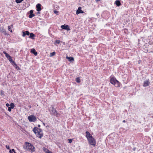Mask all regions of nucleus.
Listing matches in <instances>:
<instances>
[{"mask_svg": "<svg viewBox=\"0 0 153 153\" xmlns=\"http://www.w3.org/2000/svg\"><path fill=\"white\" fill-rule=\"evenodd\" d=\"M26 148L29 151H31L32 152H34L35 151V147L30 143L25 142Z\"/></svg>", "mask_w": 153, "mask_h": 153, "instance_id": "obj_3", "label": "nucleus"}, {"mask_svg": "<svg viewBox=\"0 0 153 153\" xmlns=\"http://www.w3.org/2000/svg\"><path fill=\"white\" fill-rule=\"evenodd\" d=\"M84 13V11L82 10L81 7H79L76 10V14L78 15L80 13Z\"/></svg>", "mask_w": 153, "mask_h": 153, "instance_id": "obj_10", "label": "nucleus"}, {"mask_svg": "<svg viewBox=\"0 0 153 153\" xmlns=\"http://www.w3.org/2000/svg\"><path fill=\"white\" fill-rule=\"evenodd\" d=\"M110 82L115 86V85H116V82H117V80L114 77H112L110 78Z\"/></svg>", "mask_w": 153, "mask_h": 153, "instance_id": "obj_5", "label": "nucleus"}, {"mask_svg": "<svg viewBox=\"0 0 153 153\" xmlns=\"http://www.w3.org/2000/svg\"><path fill=\"white\" fill-rule=\"evenodd\" d=\"M23 0H16V2L17 3H20Z\"/></svg>", "mask_w": 153, "mask_h": 153, "instance_id": "obj_29", "label": "nucleus"}, {"mask_svg": "<svg viewBox=\"0 0 153 153\" xmlns=\"http://www.w3.org/2000/svg\"><path fill=\"white\" fill-rule=\"evenodd\" d=\"M52 153H53V152Z\"/></svg>", "mask_w": 153, "mask_h": 153, "instance_id": "obj_51", "label": "nucleus"}, {"mask_svg": "<svg viewBox=\"0 0 153 153\" xmlns=\"http://www.w3.org/2000/svg\"><path fill=\"white\" fill-rule=\"evenodd\" d=\"M87 139L89 142L90 141H91L92 140H93L94 138L92 136H91V137H89V138Z\"/></svg>", "mask_w": 153, "mask_h": 153, "instance_id": "obj_28", "label": "nucleus"}, {"mask_svg": "<svg viewBox=\"0 0 153 153\" xmlns=\"http://www.w3.org/2000/svg\"><path fill=\"white\" fill-rule=\"evenodd\" d=\"M40 11L39 12L38 11L37 14H40Z\"/></svg>", "mask_w": 153, "mask_h": 153, "instance_id": "obj_44", "label": "nucleus"}, {"mask_svg": "<svg viewBox=\"0 0 153 153\" xmlns=\"http://www.w3.org/2000/svg\"><path fill=\"white\" fill-rule=\"evenodd\" d=\"M30 52L31 53L33 54L35 56H37V52L36 51L34 48L32 49L31 50Z\"/></svg>", "mask_w": 153, "mask_h": 153, "instance_id": "obj_15", "label": "nucleus"}, {"mask_svg": "<svg viewBox=\"0 0 153 153\" xmlns=\"http://www.w3.org/2000/svg\"><path fill=\"white\" fill-rule=\"evenodd\" d=\"M12 108H11L10 107H8V110L10 112L11 111V109Z\"/></svg>", "mask_w": 153, "mask_h": 153, "instance_id": "obj_35", "label": "nucleus"}, {"mask_svg": "<svg viewBox=\"0 0 153 153\" xmlns=\"http://www.w3.org/2000/svg\"><path fill=\"white\" fill-rule=\"evenodd\" d=\"M43 124L44 125V124H45V123H43Z\"/></svg>", "mask_w": 153, "mask_h": 153, "instance_id": "obj_48", "label": "nucleus"}, {"mask_svg": "<svg viewBox=\"0 0 153 153\" xmlns=\"http://www.w3.org/2000/svg\"><path fill=\"white\" fill-rule=\"evenodd\" d=\"M123 123H125V122H126V120H123Z\"/></svg>", "mask_w": 153, "mask_h": 153, "instance_id": "obj_42", "label": "nucleus"}, {"mask_svg": "<svg viewBox=\"0 0 153 153\" xmlns=\"http://www.w3.org/2000/svg\"><path fill=\"white\" fill-rule=\"evenodd\" d=\"M47 126H48H48H46V127H47Z\"/></svg>", "mask_w": 153, "mask_h": 153, "instance_id": "obj_49", "label": "nucleus"}, {"mask_svg": "<svg viewBox=\"0 0 153 153\" xmlns=\"http://www.w3.org/2000/svg\"><path fill=\"white\" fill-rule=\"evenodd\" d=\"M11 26H12V27H13V25H11Z\"/></svg>", "mask_w": 153, "mask_h": 153, "instance_id": "obj_50", "label": "nucleus"}, {"mask_svg": "<svg viewBox=\"0 0 153 153\" xmlns=\"http://www.w3.org/2000/svg\"><path fill=\"white\" fill-rule=\"evenodd\" d=\"M101 0H95L96 3H97L98 1H100Z\"/></svg>", "mask_w": 153, "mask_h": 153, "instance_id": "obj_41", "label": "nucleus"}, {"mask_svg": "<svg viewBox=\"0 0 153 153\" xmlns=\"http://www.w3.org/2000/svg\"><path fill=\"white\" fill-rule=\"evenodd\" d=\"M149 84L150 82L149 81V80L148 79V80L144 81L143 86L144 87H147L149 86Z\"/></svg>", "mask_w": 153, "mask_h": 153, "instance_id": "obj_9", "label": "nucleus"}, {"mask_svg": "<svg viewBox=\"0 0 153 153\" xmlns=\"http://www.w3.org/2000/svg\"><path fill=\"white\" fill-rule=\"evenodd\" d=\"M22 33V36L23 37L25 36L26 35L29 36L30 34V32L28 31H23Z\"/></svg>", "mask_w": 153, "mask_h": 153, "instance_id": "obj_13", "label": "nucleus"}, {"mask_svg": "<svg viewBox=\"0 0 153 153\" xmlns=\"http://www.w3.org/2000/svg\"><path fill=\"white\" fill-rule=\"evenodd\" d=\"M54 13L55 14H57L58 13V11L55 10L54 11Z\"/></svg>", "mask_w": 153, "mask_h": 153, "instance_id": "obj_37", "label": "nucleus"}, {"mask_svg": "<svg viewBox=\"0 0 153 153\" xmlns=\"http://www.w3.org/2000/svg\"><path fill=\"white\" fill-rule=\"evenodd\" d=\"M8 30L10 31V32L11 33L12 32V29H11V27H10V26H8Z\"/></svg>", "mask_w": 153, "mask_h": 153, "instance_id": "obj_30", "label": "nucleus"}, {"mask_svg": "<svg viewBox=\"0 0 153 153\" xmlns=\"http://www.w3.org/2000/svg\"><path fill=\"white\" fill-rule=\"evenodd\" d=\"M72 139H68V143H71L72 142Z\"/></svg>", "mask_w": 153, "mask_h": 153, "instance_id": "obj_34", "label": "nucleus"}, {"mask_svg": "<svg viewBox=\"0 0 153 153\" xmlns=\"http://www.w3.org/2000/svg\"><path fill=\"white\" fill-rule=\"evenodd\" d=\"M135 149H136V148H134L133 149V150H134H134H135Z\"/></svg>", "mask_w": 153, "mask_h": 153, "instance_id": "obj_45", "label": "nucleus"}, {"mask_svg": "<svg viewBox=\"0 0 153 153\" xmlns=\"http://www.w3.org/2000/svg\"><path fill=\"white\" fill-rule=\"evenodd\" d=\"M0 31L2 33H3L5 35H8L9 34H7L6 32V31L4 29V28H1L0 27Z\"/></svg>", "mask_w": 153, "mask_h": 153, "instance_id": "obj_11", "label": "nucleus"}, {"mask_svg": "<svg viewBox=\"0 0 153 153\" xmlns=\"http://www.w3.org/2000/svg\"><path fill=\"white\" fill-rule=\"evenodd\" d=\"M116 85H115V86L117 88H119L122 86L121 83L117 80V82H116Z\"/></svg>", "mask_w": 153, "mask_h": 153, "instance_id": "obj_20", "label": "nucleus"}, {"mask_svg": "<svg viewBox=\"0 0 153 153\" xmlns=\"http://www.w3.org/2000/svg\"><path fill=\"white\" fill-rule=\"evenodd\" d=\"M38 127H40V125H38Z\"/></svg>", "mask_w": 153, "mask_h": 153, "instance_id": "obj_43", "label": "nucleus"}, {"mask_svg": "<svg viewBox=\"0 0 153 153\" xmlns=\"http://www.w3.org/2000/svg\"><path fill=\"white\" fill-rule=\"evenodd\" d=\"M51 107L49 108L48 110L50 112V114L52 116H55L56 117H59L60 114L58 113L56 109L54 108L53 105H51Z\"/></svg>", "mask_w": 153, "mask_h": 153, "instance_id": "obj_1", "label": "nucleus"}, {"mask_svg": "<svg viewBox=\"0 0 153 153\" xmlns=\"http://www.w3.org/2000/svg\"><path fill=\"white\" fill-rule=\"evenodd\" d=\"M8 60H9V61L11 62V61H12L13 60V59L12 58V57L11 56H10V57H9V58H8Z\"/></svg>", "mask_w": 153, "mask_h": 153, "instance_id": "obj_33", "label": "nucleus"}, {"mask_svg": "<svg viewBox=\"0 0 153 153\" xmlns=\"http://www.w3.org/2000/svg\"><path fill=\"white\" fill-rule=\"evenodd\" d=\"M89 143L91 145L95 146L96 145V142L94 138L93 140H92L91 141H90Z\"/></svg>", "mask_w": 153, "mask_h": 153, "instance_id": "obj_17", "label": "nucleus"}, {"mask_svg": "<svg viewBox=\"0 0 153 153\" xmlns=\"http://www.w3.org/2000/svg\"><path fill=\"white\" fill-rule=\"evenodd\" d=\"M61 27L63 29L66 30H70L71 29L69 27L68 25H62L61 26Z\"/></svg>", "mask_w": 153, "mask_h": 153, "instance_id": "obj_7", "label": "nucleus"}, {"mask_svg": "<svg viewBox=\"0 0 153 153\" xmlns=\"http://www.w3.org/2000/svg\"><path fill=\"white\" fill-rule=\"evenodd\" d=\"M33 10H31L29 11V13H27L29 14L28 16V17L30 18H32L35 16V15L33 13Z\"/></svg>", "mask_w": 153, "mask_h": 153, "instance_id": "obj_8", "label": "nucleus"}, {"mask_svg": "<svg viewBox=\"0 0 153 153\" xmlns=\"http://www.w3.org/2000/svg\"><path fill=\"white\" fill-rule=\"evenodd\" d=\"M13 66L15 68V69L17 70H21L20 68L16 64Z\"/></svg>", "mask_w": 153, "mask_h": 153, "instance_id": "obj_22", "label": "nucleus"}, {"mask_svg": "<svg viewBox=\"0 0 153 153\" xmlns=\"http://www.w3.org/2000/svg\"><path fill=\"white\" fill-rule=\"evenodd\" d=\"M97 15L98 16V15H99V14L98 13H97Z\"/></svg>", "mask_w": 153, "mask_h": 153, "instance_id": "obj_47", "label": "nucleus"}, {"mask_svg": "<svg viewBox=\"0 0 153 153\" xmlns=\"http://www.w3.org/2000/svg\"><path fill=\"white\" fill-rule=\"evenodd\" d=\"M76 81L78 83H79L81 82V80L80 78L78 77L76 78Z\"/></svg>", "mask_w": 153, "mask_h": 153, "instance_id": "obj_23", "label": "nucleus"}, {"mask_svg": "<svg viewBox=\"0 0 153 153\" xmlns=\"http://www.w3.org/2000/svg\"><path fill=\"white\" fill-rule=\"evenodd\" d=\"M28 119L30 122H35L36 121V117L33 115H31L28 117Z\"/></svg>", "mask_w": 153, "mask_h": 153, "instance_id": "obj_4", "label": "nucleus"}, {"mask_svg": "<svg viewBox=\"0 0 153 153\" xmlns=\"http://www.w3.org/2000/svg\"><path fill=\"white\" fill-rule=\"evenodd\" d=\"M110 82L115 86V85H116V82H117V80L114 77H112L110 78Z\"/></svg>", "mask_w": 153, "mask_h": 153, "instance_id": "obj_6", "label": "nucleus"}, {"mask_svg": "<svg viewBox=\"0 0 153 153\" xmlns=\"http://www.w3.org/2000/svg\"><path fill=\"white\" fill-rule=\"evenodd\" d=\"M10 153H16L15 150L14 149H12L11 150H10L9 151Z\"/></svg>", "mask_w": 153, "mask_h": 153, "instance_id": "obj_26", "label": "nucleus"}, {"mask_svg": "<svg viewBox=\"0 0 153 153\" xmlns=\"http://www.w3.org/2000/svg\"><path fill=\"white\" fill-rule=\"evenodd\" d=\"M6 105L7 107H9L10 105L8 103H7L6 104Z\"/></svg>", "mask_w": 153, "mask_h": 153, "instance_id": "obj_39", "label": "nucleus"}, {"mask_svg": "<svg viewBox=\"0 0 153 153\" xmlns=\"http://www.w3.org/2000/svg\"><path fill=\"white\" fill-rule=\"evenodd\" d=\"M43 149L45 152L46 153H52V152L50 151L49 150L45 148V147H43Z\"/></svg>", "mask_w": 153, "mask_h": 153, "instance_id": "obj_19", "label": "nucleus"}, {"mask_svg": "<svg viewBox=\"0 0 153 153\" xmlns=\"http://www.w3.org/2000/svg\"><path fill=\"white\" fill-rule=\"evenodd\" d=\"M6 148L7 149H10V147L9 146H6Z\"/></svg>", "mask_w": 153, "mask_h": 153, "instance_id": "obj_38", "label": "nucleus"}, {"mask_svg": "<svg viewBox=\"0 0 153 153\" xmlns=\"http://www.w3.org/2000/svg\"><path fill=\"white\" fill-rule=\"evenodd\" d=\"M66 59L68 60L71 62H72L74 61V57H68L67 56L66 57Z\"/></svg>", "mask_w": 153, "mask_h": 153, "instance_id": "obj_14", "label": "nucleus"}, {"mask_svg": "<svg viewBox=\"0 0 153 153\" xmlns=\"http://www.w3.org/2000/svg\"><path fill=\"white\" fill-rule=\"evenodd\" d=\"M5 56L8 59V58H9V57H10L11 56L8 54V53H7V54H6L5 55Z\"/></svg>", "mask_w": 153, "mask_h": 153, "instance_id": "obj_32", "label": "nucleus"}, {"mask_svg": "<svg viewBox=\"0 0 153 153\" xmlns=\"http://www.w3.org/2000/svg\"><path fill=\"white\" fill-rule=\"evenodd\" d=\"M60 41L59 40H56V41H55L54 44L55 45L56 44H59L60 43Z\"/></svg>", "mask_w": 153, "mask_h": 153, "instance_id": "obj_27", "label": "nucleus"}, {"mask_svg": "<svg viewBox=\"0 0 153 153\" xmlns=\"http://www.w3.org/2000/svg\"><path fill=\"white\" fill-rule=\"evenodd\" d=\"M30 36L29 37L30 39H35V34L33 33H30Z\"/></svg>", "mask_w": 153, "mask_h": 153, "instance_id": "obj_16", "label": "nucleus"}, {"mask_svg": "<svg viewBox=\"0 0 153 153\" xmlns=\"http://www.w3.org/2000/svg\"><path fill=\"white\" fill-rule=\"evenodd\" d=\"M10 105V107L12 108V109L15 106L14 104L13 103H11Z\"/></svg>", "mask_w": 153, "mask_h": 153, "instance_id": "obj_25", "label": "nucleus"}, {"mask_svg": "<svg viewBox=\"0 0 153 153\" xmlns=\"http://www.w3.org/2000/svg\"><path fill=\"white\" fill-rule=\"evenodd\" d=\"M41 5L40 4H37L36 5V10L37 11L39 12L41 10Z\"/></svg>", "mask_w": 153, "mask_h": 153, "instance_id": "obj_12", "label": "nucleus"}, {"mask_svg": "<svg viewBox=\"0 0 153 153\" xmlns=\"http://www.w3.org/2000/svg\"><path fill=\"white\" fill-rule=\"evenodd\" d=\"M116 5L117 7H119L121 5V4L120 0H117L115 2Z\"/></svg>", "mask_w": 153, "mask_h": 153, "instance_id": "obj_18", "label": "nucleus"}, {"mask_svg": "<svg viewBox=\"0 0 153 153\" xmlns=\"http://www.w3.org/2000/svg\"><path fill=\"white\" fill-rule=\"evenodd\" d=\"M56 53L55 52H53L52 53H50V56L51 57L52 56H54L55 54Z\"/></svg>", "mask_w": 153, "mask_h": 153, "instance_id": "obj_24", "label": "nucleus"}, {"mask_svg": "<svg viewBox=\"0 0 153 153\" xmlns=\"http://www.w3.org/2000/svg\"><path fill=\"white\" fill-rule=\"evenodd\" d=\"M4 92L3 91H1V95H2L4 94Z\"/></svg>", "mask_w": 153, "mask_h": 153, "instance_id": "obj_36", "label": "nucleus"}, {"mask_svg": "<svg viewBox=\"0 0 153 153\" xmlns=\"http://www.w3.org/2000/svg\"><path fill=\"white\" fill-rule=\"evenodd\" d=\"M29 108H31V105H29Z\"/></svg>", "mask_w": 153, "mask_h": 153, "instance_id": "obj_46", "label": "nucleus"}, {"mask_svg": "<svg viewBox=\"0 0 153 153\" xmlns=\"http://www.w3.org/2000/svg\"><path fill=\"white\" fill-rule=\"evenodd\" d=\"M33 131L36 136L39 138H41L43 134L40 133L42 132V130L37 127H35L33 129Z\"/></svg>", "mask_w": 153, "mask_h": 153, "instance_id": "obj_2", "label": "nucleus"}, {"mask_svg": "<svg viewBox=\"0 0 153 153\" xmlns=\"http://www.w3.org/2000/svg\"><path fill=\"white\" fill-rule=\"evenodd\" d=\"M92 136L90 133L88 131H86V136L87 138L88 139L89 138V137H90Z\"/></svg>", "mask_w": 153, "mask_h": 153, "instance_id": "obj_21", "label": "nucleus"}, {"mask_svg": "<svg viewBox=\"0 0 153 153\" xmlns=\"http://www.w3.org/2000/svg\"><path fill=\"white\" fill-rule=\"evenodd\" d=\"M3 53L4 54H5V55L7 53L5 51H3Z\"/></svg>", "mask_w": 153, "mask_h": 153, "instance_id": "obj_40", "label": "nucleus"}, {"mask_svg": "<svg viewBox=\"0 0 153 153\" xmlns=\"http://www.w3.org/2000/svg\"><path fill=\"white\" fill-rule=\"evenodd\" d=\"M10 62L11 63V64L13 66L16 64V63H15V62L13 60Z\"/></svg>", "mask_w": 153, "mask_h": 153, "instance_id": "obj_31", "label": "nucleus"}]
</instances>
